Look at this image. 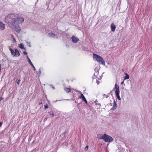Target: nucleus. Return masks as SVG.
<instances>
[{"instance_id": "423d86ee", "label": "nucleus", "mask_w": 152, "mask_h": 152, "mask_svg": "<svg viewBox=\"0 0 152 152\" xmlns=\"http://www.w3.org/2000/svg\"><path fill=\"white\" fill-rule=\"evenodd\" d=\"M115 88H116V91H115V93L117 99L119 100H121V98L119 95V88L117 84H115Z\"/></svg>"}, {"instance_id": "473e14b6", "label": "nucleus", "mask_w": 152, "mask_h": 152, "mask_svg": "<svg viewBox=\"0 0 152 152\" xmlns=\"http://www.w3.org/2000/svg\"><path fill=\"white\" fill-rule=\"evenodd\" d=\"M124 81H122L121 83V84H123V83H124Z\"/></svg>"}, {"instance_id": "f3484780", "label": "nucleus", "mask_w": 152, "mask_h": 152, "mask_svg": "<svg viewBox=\"0 0 152 152\" xmlns=\"http://www.w3.org/2000/svg\"><path fill=\"white\" fill-rule=\"evenodd\" d=\"M54 34L52 33H49L48 34V36L49 37H53Z\"/></svg>"}, {"instance_id": "a211bd4d", "label": "nucleus", "mask_w": 152, "mask_h": 152, "mask_svg": "<svg viewBox=\"0 0 152 152\" xmlns=\"http://www.w3.org/2000/svg\"><path fill=\"white\" fill-rule=\"evenodd\" d=\"M27 56V58L28 59V61L29 63V64H30L31 65L32 64V62H31V61L30 59L29 58V57L28 56Z\"/></svg>"}, {"instance_id": "39448f33", "label": "nucleus", "mask_w": 152, "mask_h": 152, "mask_svg": "<svg viewBox=\"0 0 152 152\" xmlns=\"http://www.w3.org/2000/svg\"><path fill=\"white\" fill-rule=\"evenodd\" d=\"M9 50H10L11 54L14 56H20V53L18 49H15V51L14 50L10 48Z\"/></svg>"}, {"instance_id": "79ce46f5", "label": "nucleus", "mask_w": 152, "mask_h": 152, "mask_svg": "<svg viewBox=\"0 0 152 152\" xmlns=\"http://www.w3.org/2000/svg\"><path fill=\"white\" fill-rule=\"evenodd\" d=\"M112 91H111L110 93H112Z\"/></svg>"}, {"instance_id": "1a4fd4ad", "label": "nucleus", "mask_w": 152, "mask_h": 152, "mask_svg": "<svg viewBox=\"0 0 152 152\" xmlns=\"http://www.w3.org/2000/svg\"><path fill=\"white\" fill-rule=\"evenodd\" d=\"M79 98L80 99L82 98V100L83 101H84L86 103H87V100L84 95L82 94L81 93V94L80 96H79Z\"/></svg>"}, {"instance_id": "6ab92c4d", "label": "nucleus", "mask_w": 152, "mask_h": 152, "mask_svg": "<svg viewBox=\"0 0 152 152\" xmlns=\"http://www.w3.org/2000/svg\"><path fill=\"white\" fill-rule=\"evenodd\" d=\"M53 37L55 38H56V39H57L58 38V37L57 36L54 34L53 35Z\"/></svg>"}, {"instance_id": "a19ab883", "label": "nucleus", "mask_w": 152, "mask_h": 152, "mask_svg": "<svg viewBox=\"0 0 152 152\" xmlns=\"http://www.w3.org/2000/svg\"><path fill=\"white\" fill-rule=\"evenodd\" d=\"M31 138H30V137H29V140H30H30H31Z\"/></svg>"}, {"instance_id": "a878e982", "label": "nucleus", "mask_w": 152, "mask_h": 152, "mask_svg": "<svg viewBox=\"0 0 152 152\" xmlns=\"http://www.w3.org/2000/svg\"><path fill=\"white\" fill-rule=\"evenodd\" d=\"M38 72L39 74H41V71L40 70V69L39 70V71H38Z\"/></svg>"}, {"instance_id": "37998d69", "label": "nucleus", "mask_w": 152, "mask_h": 152, "mask_svg": "<svg viewBox=\"0 0 152 152\" xmlns=\"http://www.w3.org/2000/svg\"><path fill=\"white\" fill-rule=\"evenodd\" d=\"M78 91H76V92H78Z\"/></svg>"}, {"instance_id": "c756f323", "label": "nucleus", "mask_w": 152, "mask_h": 152, "mask_svg": "<svg viewBox=\"0 0 152 152\" xmlns=\"http://www.w3.org/2000/svg\"><path fill=\"white\" fill-rule=\"evenodd\" d=\"M2 123L1 122H0V127L2 125Z\"/></svg>"}, {"instance_id": "ea45409f", "label": "nucleus", "mask_w": 152, "mask_h": 152, "mask_svg": "<svg viewBox=\"0 0 152 152\" xmlns=\"http://www.w3.org/2000/svg\"><path fill=\"white\" fill-rule=\"evenodd\" d=\"M96 73H97V74H98V72H96Z\"/></svg>"}, {"instance_id": "6e6552de", "label": "nucleus", "mask_w": 152, "mask_h": 152, "mask_svg": "<svg viewBox=\"0 0 152 152\" xmlns=\"http://www.w3.org/2000/svg\"><path fill=\"white\" fill-rule=\"evenodd\" d=\"M117 108V104L115 102V100L114 99L113 100V107L110 109L111 110H114Z\"/></svg>"}, {"instance_id": "f8f14e48", "label": "nucleus", "mask_w": 152, "mask_h": 152, "mask_svg": "<svg viewBox=\"0 0 152 152\" xmlns=\"http://www.w3.org/2000/svg\"><path fill=\"white\" fill-rule=\"evenodd\" d=\"M125 75H126V76L124 77V80H126V79H129V75L127 73H126Z\"/></svg>"}, {"instance_id": "f257e3e1", "label": "nucleus", "mask_w": 152, "mask_h": 152, "mask_svg": "<svg viewBox=\"0 0 152 152\" xmlns=\"http://www.w3.org/2000/svg\"><path fill=\"white\" fill-rule=\"evenodd\" d=\"M9 17L11 22L18 23H22L24 21L23 18L16 14H11L9 15Z\"/></svg>"}, {"instance_id": "7c9ffc66", "label": "nucleus", "mask_w": 152, "mask_h": 152, "mask_svg": "<svg viewBox=\"0 0 152 152\" xmlns=\"http://www.w3.org/2000/svg\"><path fill=\"white\" fill-rule=\"evenodd\" d=\"M96 83H97V84H99V81H98V80H96Z\"/></svg>"}, {"instance_id": "4468645a", "label": "nucleus", "mask_w": 152, "mask_h": 152, "mask_svg": "<svg viewBox=\"0 0 152 152\" xmlns=\"http://www.w3.org/2000/svg\"><path fill=\"white\" fill-rule=\"evenodd\" d=\"M51 116V118H53L54 116V114L53 112H50L48 113Z\"/></svg>"}, {"instance_id": "bb28decb", "label": "nucleus", "mask_w": 152, "mask_h": 152, "mask_svg": "<svg viewBox=\"0 0 152 152\" xmlns=\"http://www.w3.org/2000/svg\"><path fill=\"white\" fill-rule=\"evenodd\" d=\"M23 54H24V55H26L27 54V53L26 52H25V51H24L23 52Z\"/></svg>"}, {"instance_id": "58836bf2", "label": "nucleus", "mask_w": 152, "mask_h": 152, "mask_svg": "<svg viewBox=\"0 0 152 152\" xmlns=\"http://www.w3.org/2000/svg\"><path fill=\"white\" fill-rule=\"evenodd\" d=\"M92 78H93V79H94L95 78L94 77H92Z\"/></svg>"}, {"instance_id": "393cba45", "label": "nucleus", "mask_w": 152, "mask_h": 152, "mask_svg": "<svg viewBox=\"0 0 152 152\" xmlns=\"http://www.w3.org/2000/svg\"><path fill=\"white\" fill-rule=\"evenodd\" d=\"M11 36H12V37L13 38V41H14V42H15V41H16V40H15V39L14 37H13V35H12Z\"/></svg>"}, {"instance_id": "9b49d317", "label": "nucleus", "mask_w": 152, "mask_h": 152, "mask_svg": "<svg viewBox=\"0 0 152 152\" xmlns=\"http://www.w3.org/2000/svg\"><path fill=\"white\" fill-rule=\"evenodd\" d=\"M110 28L112 31H114L116 28V26L114 23H112L110 26Z\"/></svg>"}, {"instance_id": "9d476101", "label": "nucleus", "mask_w": 152, "mask_h": 152, "mask_svg": "<svg viewBox=\"0 0 152 152\" xmlns=\"http://www.w3.org/2000/svg\"><path fill=\"white\" fill-rule=\"evenodd\" d=\"M5 25L2 22H0V30H4L5 28Z\"/></svg>"}, {"instance_id": "20e7f679", "label": "nucleus", "mask_w": 152, "mask_h": 152, "mask_svg": "<svg viewBox=\"0 0 152 152\" xmlns=\"http://www.w3.org/2000/svg\"><path fill=\"white\" fill-rule=\"evenodd\" d=\"M11 23L12 26L13 27V28H14V29L15 31L18 33L20 32L21 29L19 26L18 23L12 22H11Z\"/></svg>"}, {"instance_id": "0eeeda50", "label": "nucleus", "mask_w": 152, "mask_h": 152, "mask_svg": "<svg viewBox=\"0 0 152 152\" xmlns=\"http://www.w3.org/2000/svg\"><path fill=\"white\" fill-rule=\"evenodd\" d=\"M72 42L75 43H77L79 40V39L75 36L73 35L72 37Z\"/></svg>"}, {"instance_id": "e433bc0d", "label": "nucleus", "mask_w": 152, "mask_h": 152, "mask_svg": "<svg viewBox=\"0 0 152 152\" xmlns=\"http://www.w3.org/2000/svg\"><path fill=\"white\" fill-rule=\"evenodd\" d=\"M26 43H27V44H29V42H26Z\"/></svg>"}, {"instance_id": "5701e85b", "label": "nucleus", "mask_w": 152, "mask_h": 152, "mask_svg": "<svg viewBox=\"0 0 152 152\" xmlns=\"http://www.w3.org/2000/svg\"><path fill=\"white\" fill-rule=\"evenodd\" d=\"M88 145H87L85 147V150L87 151L88 150Z\"/></svg>"}, {"instance_id": "412c9836", "label": "nucleus", "mask_w": 152, "mask_h": 152, "mask_svg": "<svg viewBox=\"0 0 152 152\" xmlns=\"http://www.w3.org/2000/svg\"><path fill=\"white\" fill-rule=\"evenodd\" d=\"M31 65L32 66V67L34 69V70L35 71H36V69L35 67H34V65H33V64H31Z\"/></svg>"}, {"instance_id": "ddd939ff", "label": "nucleus", "mask_w": 152, "mask_h": 152, "mask_svg": "<svg viewBox=\"0 0 152 152\" xmlns=\"http://www.w3.org/2000/svg\"><path fill=\"white\" fill-rule=\"evenodd\" d=\"M19 47L21 49H24L25 50V49L24 48L23 45L22 43H20V44Z\"/></svg>"}, {"instance_id": "4c0bfd02", "label": "nucleus", "mask_w": 152, "mask_h": 152, "mask_svg": "<svg viewBox=\"0 0 152 152\" xmlns=\"http://www.w3.org/2000/svg\"><path fill=\"white\" fill-rule=\"evenodd\" d=\"M26 43H27V44H29V42H26Z\"/></svg>"}, {"instance_id": "72a5a7b5", "label": "nucleus", "mask_w": 152, "mask_h": 152, "mask_svg": "<svg viewBox=\"0 0 152 152\" xmlns=\"http://www.w3.org/2000/svg\"><path fill=\"white\" fill-rule=\"evenodd\" d=\"M52 88L53 89H55V87H53Z\"/></svg>"}, {"instance_id": "4be33fe9", "label": "nucleus", "mask_w": 152, "mask_h": 152, "mask_svg": "<svg viewBox=\"0 0 152 152\" xmlns=\"http://www.w3.org/2000/svg\"><path fill=\"white\" fill-rule=\"evenodd\" d=\"M21 81V80L20 79H19L18 80L17 83L18 85H19L20 84V83Z\"/></svg>"}, {"instance_id": "2f4dec72", "label": "nucleus", "mask_w": 152, "mask_h": 152, "mask_svg": "<svg viewBox=\"0 0 152 152\" xmlns=\"http://www.w3.org/2000/svg\"><path fill=\"white\" fill-rule=\"evenodd\" d=\"M114 90H115V91H116V88H115H115L113 89L112 91H113Z\"/></svg>"}, {"instance_id": "cd10ccee", "label": "nucleus", "mask_w": 152, "mask_h": 152, "mask_svg": "<svg viewBox=\"0 0 152 152\" xmlns=\"http://www.w3.org/2000/svg\"><path fill=\"white\" fill-rule=\"evenodd\" d=\"M3 98L2 97H1L0 98V101H1L3 99Z\"/></svg>"}, {"instance_id": "dca6fc26", "label": "nucleus", "mask_w": 152, "mask_h": 152, "mask_svg": "<svg viewBox=\"0 0 152 152\" xmlns=\"http://www.w3.org/2000/svg\"><path fill=\"white\" fill-rule=\"evenodd\" d=\"M98 101L96 100L94 101V103L96 104V105H98L99 107H100L101 106V104H100V103H98Z\"/></svg>"}, {"instance_id": "f704fd0d", "label": "nucleus", "mask_w": 152, "mask_h": 152, "mask_svg": "<svg viewBox=\"0 0 152 152\" xmlns=\"http://www.w3.org/2000/svg\"><path fill=\"white\" fill-rule=\"evenodd\" d=\"M94 76H96L95 75V73H94Z\"/></svg>"}, {"instance_id": "aec40b11", "label": "nucleus", "mask_w": 152, "mask_h": 152, "mask_svg": "<svg viewBox=\"0 0 152 152\" xmlns=\"http://www.w3.org/2000/svg\"><path fill=\"white\" fill-rule=\"evenodd\" d=\"M103 95L104 96H105V97L106 98H107V97H108L109 96V94H108L107 95H106L105 94H103Z\"/></svg>"}, {"instance_id": "c9c22d12", "label": "nucleus", "mask_w": 152, "mask_h": 152, "mask_svg": "<svg viewBox=\"0 0 152 152\" xmlns=\"http://www.w3.org/2000/svg\"><path fill=\"white\" fill-rule=\"evenodd\" d=\"M57 101H58V100H56V101H55V102H57Z\"/></svg>"}, {"instance_id": "c85d7f7f", "label": "nucleus", "mask_w": 152, "mask_h": 152, "mask_svg": "<svg viewBox=\"0 0 152 152\" xmlns=\"http://www.w3.org/2000/svg\"><path fill=\"white\" fill-rule=\"evenodd\" d=\"M28 46H29V47H31V45H30V42L29 43V44H28Z\"/></svg>"}, {"instance_id": "2eb2a0df", "label": "nucleus", "mask_w": 152, "mask_h": 152, "mask_svg": "<svg viewBox=\"0 0 152 152\" xmlns=\"http://www.w3.org/2000/svg\"><path fill=\"white\" fill-rule=\"evenodd\" d=\"M65 90L67 92V93H69L71 91V89L70 88H66L65 89Z\"/></svg>"}, {"instance_id": "f03ea898", "label": "nucleus", "mask_w": 152, "mask_h": 152, "mask_svg": "<svg viewBox=\"0 0 152 152\" xmlns=\"http://www.w3.org/2000/svg\"><path fill=\"white\" fill-rule=\"evenodd\" d=\"M98 138L99 139H103L106 142H109L113 141L112 137L105 134L103 135H98Z\"/></svg>"}, {"instance_id": "7ed1b4c3", "label": "nucleus", "mask_w": 152, "mask_h": 152, "mask_svg": "<svg viewBox=\"0 0 152 152\" xmlns=\"http://www.w3.org/2000/svg\"><path fill=\"white\" fill-rule=\"evenodd\" d=\"M93 58H95L96 59V61L98 62L102 65H105V62L102 57L95 53H93Z\"/></svg>"}, {"instance_id": "b1692460", "label": "nucleus", "mask_w": 152, "mask_h": 152, "mask_svg": "<svg viewBox=\"0 0 152 152\" xmlns=\"http://www.w3.org/2000/svg\"><path fill=\"white\" fill-rule=\"evenodd\" d=\"M48 105H45L44 107L45 108V109H47L48 108Z\"/></svg>"}]
</instances>
